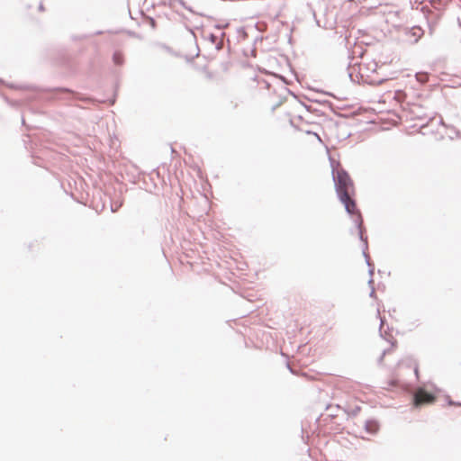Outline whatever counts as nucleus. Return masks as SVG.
<instances>
[{
	"label": "nucleus",
	"instance_id": "obj_6",
	"mask_svg": "<svg viewBox=\"0 0 461 461\" xmlns=\"http://www.w3.org/2000/svg\"><path fill=\"white\" fill-rule=\"evenodd\" d=\"M113 59L114 63L117 64V65H122V62H123V57H122V54L121 52H115L113 54Z\"/></svg>",
	"mask_w": 461,
	"mask_h": 461
},
{
	"label": "nucleus",
	"instance_id": "obj_4",
	"mask_svg": "<svg viewBox=\"0 0 461 461\" xmlns=\"http://www.w3.org/2000/svg\"><path fill=\"white\" fill-rule=\"evenodd\" d=\"M303 142H308L312 145H320L322 143V140L319 134L312 131H306L305 133L303 136Z\"/></svg>",
	"mask_w": 461,
	"mask_h": 461
},
{
	"label": "nucleus",
	"instance_id": "obj_8",
	"mask_svg": "<svg viewBox=\"0 0 461 461\" xmlns=\"http://www.w3.org/2000/svg\"><path fill=\"white\" fill-rule=\"evenodd\" d=\"M414 372H415L416 376H417V377H419V369H418V366H416V367H415Z\"/></svg>",
	"mask_w": 461,
	"mask_h": 461
},
{
	"label": "nucleus",
	"instance_id": "obj_5",
	"mask_svg": "<svg viewBox=\"0 0 461 461\" xmlns=\"http://www.w3.org/2000/svg\"><path fill=\"white\" fill-rule=\"evenodd\" d=\"M409 35L413 38V42H417L423 35V30L420 27H413L410 31Z\"/></svg>",
	"mask_w": 461,
	"mask_h": 461
},
{
	"label": "nucleus",
	"instance_id": "obj_3",
	"mask_svg": "<svg viewBox=\"0 0 461 461\" xmlns=\"http://www.w3.org/2000/svg\"><path fill=\"white\" fill-rule=\"evenodd\" d=\"M286 113L289 117V120L292 123L295 122L296 117L301 118L300 112L303 110V107L301 104L294 102L293 104H287L285 105Z\"/></svg>",
	"mask_w": 461,
	"mask_h": 461
},
{
	"label": "nucleus",
	"instance_id": "obj_2",
	"mask_svg": "<svg viewBox=\"0 0 461 461\" xmlns=\"http://www.w3.org/2000/svg\"><path fill=\"white\" fill-rule=\"evenodd\" d=\"M436 400V397L430 393L425 391L422 388H420L416 391L414 394V405L415 406H420L424 404H429L434 402Z\"/></svg>",
	"mask_w": 461,
	"mask_h": 461
},
{
	"label": "nucleus",
	"instance_id": "obj_9",
	"mask_svg": "<svg viewBox=\"0 0 461 461\" xmlns=\"http://www.w3.org/2000/svg\"><path fill=\"white\" fill-rule=\"evenodd\" d=\"M459 25H460V27H461V21H460V20H459Z\"/></svg>",
	"mask_w": 461,
	"mask_h": 461
},
{
	"label": "nucleus",
	"instance_id": "obj_7",
	"mask_svg": "<svg viewBox=\"0 0 461 461\" xmlns=\"http://www.w3.org/2000/svg\"><path fill=\"white\" fill-rule=\"evenodd\" d=\"M366 429L370 430L371 432H375L378 429L377 424L375 422H369L366 425Z\"/></svg>",
	"mask_w": 461,
	"mask_h": 461
},
{
	"label": "nucleus",
	"instance_id": "obj_1",
	"mask_svg": "<svg viewBox=\"0 0 461 461\" xmlns=\"http://www.w3.org/2000/svg\"><path fill=\"white\" fill-rule=\"evenodd\" d=\"M332 176L336 193L339 201L344 204L346 211L349 214L357 215L360 218V212L355 201V185L348 172L338 163L332 168Z\"/></svg>",
	"mask_w": 461,
	"mask_h": 461
}]
</instances>
